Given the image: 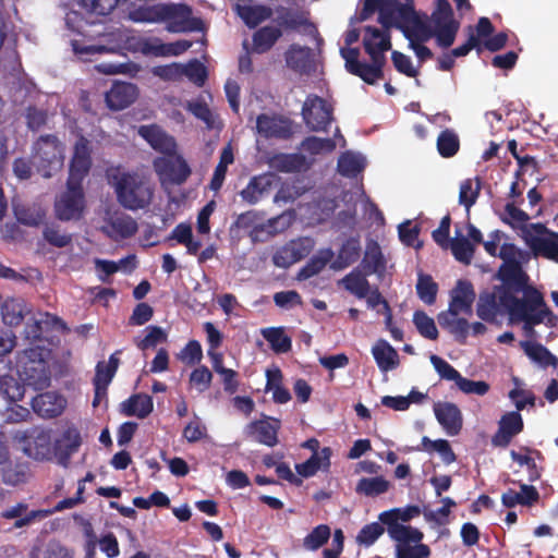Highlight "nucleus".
<instances>
[{"instance_id": "f257e3e1", "label": "nucleus", "mask_w": 558, "mask_h": 558, "mask_svg": "<svg viewBox=\"0 0 558 558\" xmlns=\"http://www.w3.org/2000/svg\"><path fill=\"white\" fill-rule=\"evenodd\" d=\"M375 12L378 13V23L383 27H395L402 32L421 62L433 58L432 50L423 45L432 38L427 16L420 15L413 0L405 3H400L399 0H363L360 20L365 21Z\"/></svg>"}, {"instance_id": "f03ea898", "label": "nucleus", "mask_w": 558, "mask_h": 558, "mask_svg": "<svg viewBox=\"0 0 558 558\" xmlns=\"http://www.w3.org/2000/svg\"><path fill=\"white\" fill-rule=\"evenodd\" d=\"M530 277L520 283H501L500 301L510 319H529L555 316L545 302L543 293L530 284Z\"/></svg>"}, {"instance_id": "7ed1b4c3", "label": "nucleus", "mask_w": 558, "mask_h": 558, "mask_svg": "<svg viewBox=\"0 0 558 558\" xmlns=\"http://www.w3.org/2000/svg\"><path fill=\"white\" fill-rule=\"evenodd\" d=\"M107 178L114 190L118 203L123 208L138 210L146 208L151 203L154 186L145 175L114 167L108 169Z\"/></svg>"}, {"instance_id": "20e7f679", "label": "nucleus", "mask_w": 558, "mask_h": 558, "mask_svg": "<svg viewBox=\"0 0 558 558\" xmlns=\"http://www.w3.org/2000/svg\"><path fill=\"white\" fill-rule=\"evenodd\" d=\"M133 22L156 23L166 22L170 33H184L197 28L199 20L192 19V9L184 3H157L141 5L130 11Z\"/></svg>"}, {"instance_id": "39448f33", "label": "nucleus", "mask_w": 558, "mask_h": 558, "mask_svg": "<svg viewBox=\"0 0 558 558\" xmlns=\"http://www.w3.org/2000/svg\"><path fill=\"white\" fill-rule=\"evenodd\" d=\"M391 47V41L384 40L379 44V51H375L367 40L365 45V52L369 56L371 63L360 61L359 48H341L340 54L344 59V68L347 72L360 77L368 85H374L385 76V52L390 50Z\"/></svg>"}, {"instance_id": "423d86ee", "label": "nucleus", "mask_w": 558, "mask_h": 558, "mask_svg": "<svg viewBox=\"0 0 558 558\" xmlns=\"http://www.w3.org/2000/svg\"><path fill=\"white\" fill-rule=\"evenodd\" d=\"M16 369L22 385L34 390H44L50 385V368L39 347L25 349L17 353Z\"/></svg>"}, {"instance_id": "0eeeda50", "label": "nucleus", "mask_w": 558, "mask_h": 558, "mask_svg": "<svg viewBox=\"0 0 558 558\" xmlns=\"http://www.w3.org/2000/svg\"><path fill=\"white\" fill-rule=\"evenodd\" d=\"M64 147L53 134H46L33 144L32 158L37 171L44 178H50L63 166Z\"/></svg>"}, {"instance_id": "6e6552de", "label": "nucleus", "mask_w": 558, "mask_h": 558, "mask_svg": "<svg viewBox=\"0 0 558 558\" xmlns=\"http://www.w3.org/2000/svg\"><path fill=\"white\" fill-rule=\"evenodd\" d=\"M429 32L441 48L453 45L460 28V22L454 19L452 7L448 0H436L430 15Z\"/></svg>"}, {"instance_id": "1a4fd4ad", "label": "nucleus", "mask_w": 558, "mask_h": 558, "mask_svg": "<svg viewBox=\"0 0 558 558\" xmlns=\"http://www.w3.org/2000/svg\"><path fill=\"white\" fill-rule=\"evenodd\" d=\"M523 239L536 256L558 259V232L549 230L544 223H530L523 229Z\"/></svg>"}, {"instance_id": "9d476101", "label": "nucleus", "mask_w": 558, "mask_h": 558, "mask_svg": "<svg viewBox=\"0 0 558 558\" xmlns=\"http://www.w3.org/2000/svg\"><path fill=\"white\" fill-rule=\"evenodd\" d=\"M85 210V195L81 182L66 181V191L54 202V215L61 221L80 220Z\"/></svg>"}, {"instance_id": "9b49d317", "label": "nucleus", "mask_w": 558, "mask_h": 558, "mask_svg": "<svg viewBox=\"0 0 558 558\" xmlns=\"http://www.w3.org/2000/svg\"><path fill=\"white\" fill-rule=\"evenodd\" d=\"M332 107L322 97L310 95L302 107V116L305 124L315 132L328 131L333 120Z\"/></svg>"}, {"instance_id": "f8f14e48", "label": "nucleus", "mask_w": 558, "mask_h": 558, "mask_svg": "<svg viewBox=\"0 0 558 558\" xmlns=\"http://www.w3.org/2000/svg\"><path fill=\"white\" fill-rule=\"evenodd\" d=\"M314 248V241L308 236L291 240L272 255V263L280 268H289L293 264L302 260Z\"/></svg>"}, {"instance_id": "ddd939ff", "label": "nucleus", "mask_w": 558, "mask_h": 558, "mask_svg": "<svg viewBox=\"0 0 558 558\" xmlns=\"http://www.w3.org/2000/svg\"><path fill=\"white\" fill-rule=\"evenodd\" d=\"M519 255V248L512 243H504L500 246L497 256L504 260V264L499 267L497 276L501 283H520L523 277L529 276L518 259Z\"/></svg>"}, {"instance_id": "4468645a", "label": "nucleus", "mask_w": 558, "mask_h": 558, "mask_svg": "<svg viewBox=\"0 0 558 558\" xmlns=\"http://www.w3.org/2000/svg\"><path fill=\"white\" fill-rule=\"evenodd\" d=\"M89 141L80 135L73 148V156L70 161L69 178L70 181L83 183L92 167V149Z\"/></svg>"}, {"instance_id": "2eb2a0df", "label": "nucleus", "mask_w": 558, "mask_h": 558, "mask_svg": "<svg viewBox=\"0 0 558 558\" xmlns=\"http://www.w3.org/2000/svg\"><path fill=\"white\" fill-rule=\"evenodd\" d=\"M523 428L524 422L520 412L505 413L498 422L497 432L492 436V445L496 448H507Z\"/></svg>"}, {"instance_id": "dca6fc26", "label": "nucleus", "mask_w": 558, "mask_h": 558, "mask_svg": "<svg viewBox=\"0 0 558 558\" xmlns=\"http://www.w3.org/2000/svg\"><path fill=\"white\" fill-rule=\"evenodd\" d=\"M281 422L275 417H265L255 420L245 426L244 433L246 437L267 447H275L278 444V432Z\"/></svg>"}, {"instance_id": "f3484780", "label": "nucleus", "mask_w": 558, "mask_h": 558, "mask_svg": "<svg viewBox=\"0 0 558 558\" xmlns=\"http://www.w3.org/2000/svg\"><path fill=\"white\" fill-rule=\"evenodd\" d=\"M157 173L161 180L172 184L184 183L191 174V169L186 161L181 158H159L154 162Z\"/></svg>"}, {"instance_id": "a211bd4d", "label": "nucleus", "mask_w": 558, "mask_h": 558, "mask_svg": "<svg viewBox=\"0 0 558 558\" xmlns=\"http://www.w3.org/2000/svg\"><path fill=\"white\" fill-rule=\"evenodd\" d=\"M501 283L495 286L493 291H483L478 295L476 304L477 316L487 323H494L498 316L507 314L500 301Z\"/></svg>"}, {"instance_id": "6ab92c4d", "label": "nucleus", "mask_w": 558, "mask_h": 558, "mask_svg": "<svg viewBox=\"0 0 558 558\" xmlns=\"http://www.w3.org/2000/svg\"><path fill=\"white\" fill-rule=\"evenodd\" d=\"M476 294L471 281L459 279L450 292V302L447 312L453 314H472V305Z\"/></svg>"}, {"instance_id": "aec40b11", "label": "nucleus", "mask_w": 558, "mask_h": 558, "mask_svg": "<svg viewBox=\"0 0 558 558\" xmlns=\"http://www.w3.org/2000/svg\"><path fill=\"white\" fill-rule=\"evenodd\" d=\"M257 132L265 138L288 140L293 135L289 119L262 113L256 119Z\"/></svg>"}, {"instance_id": "412c9836", "label": "nucleus", "mask_w": 558, "mask_h": 558, "mask_svg": "<svg viewBox=\"0 0 558 558\" xmlns=\"http://www.w3.org/2000/svg\"><path fill=\"white\" fill-rule=\"evenodd\" d=\"M66 407L63 396L56 392L39 393L32 400V408L36 414L44 418H53L61 415Z\"/></svg>"}, {"instance_id": "4be33fe9", "label": "nucleus", "mask_w": 558, "mask_h": 558, "mask_svg": "<svg viewBox=\"0 0 558 558\" xmlns=\"http://www.w3.org/2000/svg\"><path fill=\"white\" fill-rule=\"evenodd\" d=\"M137 96L138 89L135 84L118 82L106 93V102L112 110H122L133 104Z\"/></svg>"}, {"instance_id": "5701e85b", "label": "nucleus", "mask_w": 558, "mask_h": 558, "mask_svg": "<svg viewBox=\"0 0 558 558\" xmlns=\"http://www.w3.org/2000/svg\"><path fill=\"white\" fill-rule=\"evenodd\" d=\"M434 413L438 423L450 436H456L462 428V414L460 409L451 402H438L434 405Z\"/></svg>"}, {"instance_id": "b1692460", "label": "nucleus", "mask_w": 558, "mask_h": 558, "mask_svg": "<svg viewBox=\"0 0 558 558\" xmlns=\"http://www.w3.org/2000/svg\"><path fill=\"white\" fill-rule=\"evenodd\" d=\"M138 134L157 151L163 154H173L175 151L177 144L174 138L157 124L140 126Z\"/></svg>"}, {"instance_id": "393cba45", "label": "nucleus", "mask_w": 558, "mask_h": 558, "mask_svg": "<svg viewBox=\"0 0 558 558\" xmlns=\"http://www.w3.org/2000/svg\"><path fill=\"white\" fill-rule=\"evenodd\" d=\"M51 513L52 511L44 509L28 511L27 504L19 502L3 510L1 517L8 520L16 519L14 527L21 529L32 524L36 520L45 519Z\"/></svg>"}, {"instance_id": "a878e982", "label": "nucleus", "mask_w": 558, "mask_h": 558, "mask_svg": "<svg viewBox=\"0 0 558 558\" xmlns=\"http://www.w3.org/2000/svg\"><path fill=\"white\" fill-rule=\"evenodd\" d=\"M286 64L299 74H308L313 70L312 49L292 44L284 52Z\"/></svg>"}, {"instance_id": "bb28decb", "label": "nucleus", "mask_w": 558, "mask_h": 558, "mask_svg": "<svg viewBox=\"0 0 558 558\" xmlns=\"http://www.w3.org/2000/svg\"><path fill=\"white\" fill-rule=\"evenodd\" d=\"M308 16L307 11L279 5L276 8L275 22L280 29L295 31L302 26H313Z\"/></svg>"}, {"instance_id": "cd10ccee", "label": "nucleus", "mask_w": 558, "mask_h": 558, "mask_svg": "<svg viewBox=\"0 0 558 558\" xmlns=\"http://www.w3.org/2000/svg\"><path fill=\"white\" fill-rule=\"evenodd\" d=\"M31 307L26 301L20 296L7 298L1 305L2 322L10 327L21 325Z\"/></svg>"}, {"instance_id": "c85d7f7f", "label": "nucleus", "mask_w": 558, "mask_h": 558, "mask_svg": "<svg viewBox=\"0 0 558 558\" xmlns=\"http://www.w3.org/2000/svg\"><path fill=\"white\" fill-rule=\"evenodd\" d=\"M24 452L35 460L49 459L51 454V441L48 433L44 430L35 432L23 438Z\"/></svg>"}, {"instance_id": "c756f323", "label": "nucleus", "mask_w": 558, "mask_h": 558, "mask_svg": "<svg viewBox=\"0 0 558 558\" xmlns=\"http://www.w3.org/2000/svg\"><path fill=\"white\" fill-rule=\"evenodd\" d=\"M305 157L301 154L276 153L267 157V165L275 171L292 173L302 170Z\"/></svg>"}, {"instance_id": "7c9ffc66", "label": "nucleus", "mask_w": 558, "mask_h": 558, "mask_svg": "<svg viewBox=\"0 0 558 558\" xmlns=\"http://www.w3.org/2000/svg\"><path fill=\"white\" fill-rule=\"evenodd\" d=\"M459 314L440 312L437 316L439 325L454 336L456 340L464 344L469 335L470 324L465 318H459Z\"/></svg>"}, {"instance_id": "2f4dec72", "label": "nucleus", "mask_w": 558, "mask_h": 558, "mask_svg": "<svg viewBox=\"0 0 558 558\" xmlns=\"http://www.w3.org/2000/svg\"><path fill=\"white\" fill-rule=\"evenodd\" d=\"M367 276H369V274L362 271L359 267H356L348 275H345L339 281V284L357 299H364L367 296L371 287L367 280Z\"/></svg>"}, {"instance_id": "473e14b6", "label": "nucleus", "mask_w": 558, "mask_h": 558, "mask_svg": "<svg viewBox=\"0 0 558 558\" xmlns=\"http://www.w3.org/2000/svg\"><path fill=\"white\" fill-rule=\"evenodd\" d=\"M236 14L242 19L250 28H255L262 22L272 16V9L264 4H236Z\"/></svg>"}, {"instance_id": "72a5a7b5", "label": "nucleus", "mask_w": 558, "mask_h": 558, "mask_svg": "<svg viewBox=\"0 0 558 558\" xmlns=\"http://www.w3.org/2000/svg\"><path fill=\"white\" fill-rule=\"evenodd\" d=\"M361 255V242L359 236H351L347 239L332 262L331 268L335 270L344 269L354 264Z\"/></svg>"}, {"instance_id": "f704fd0d", "label": "nucleus", "mask_w": 558, "mask_h": 558, "mask_svg": "<svg viewBox=\"0 0 558 558\" xmlns=\"http://www.w3.org/2000/svg\"><path fill=\"white\" fill-rule=\"evenodd\" d=\"M122 412L128 416L146 418L154 410L153 398L145 393H135L122 402Z\"/></svg>"}, {"instance_id": "c9c22d12", "label": "nucleus", "mask_w": 558, "mask_h": 558, "mask_svg": "<svg viewBox=\"0 0 558 558\" xmlns=\"http://www.w3.org/2000/svg\"><path fill=\"white\" fill-rule=\"evenodd\" d=\"M331 449L324 447L319 453H313L305 462L298 463L295 470L302 477H311L320 469L327 470L330 466Z\"/></svg>"}, {"instance_id": "e433bc0d", "label": "nucleus", "mask_w": 558, "mask_h": 558, "mask_svg": "<svg viewBox=\"0 0 558 558\" xmlns=\"http://www.w3.org/2000/svg\"><path fill=\"white\" fill-rule=\"evenodd\" d=\"M520 347L523 349L526 356L546 368L548 366L557 367L558 359L545 345L539 342L521 341Z\"/></svg>"}, {"instance_id": "4c0bfd02", "label": "nucleus", "mask_w": 558, "mask_h": 558, "mask_svg": "<svg viewBox=\"0 0 558 558\" xmlns=\"http://www.w3.org/2000/svg\"><path fill=\"white\" fill-rule=\"evenodd\" d=\"M377 366L383 372L395 369L399 365V354L386 340H379L372 349Z\"/></svg>"}, {"instance_id": "58836bf2", "label": "nucleus", "mask_w": 558, "mask_h": 558, "mask_svg": "<svg viewBox=\"0 0 558 558\" xmlns=\"http://www.w3.org/2000/svg\"><path fill=\"white\" fill-rule=\"evenodd\" d=\"M282 36V31L276 26H264L253 35V51L265 53L269 51Z\"/></svg>"}, {"instance_id": "ea45409f", "label": "nucleus", "mask_w": 558, "mask_h": 558, "mask_svg": "<svg viewBox=\"0 0 558 558\" xmlns=\"http://www.w3.org/2000/svg\"><path fill=\"white\" fill-rule=\"evenodd\" d=\"M333 251L331 248L320 250L317 255L310 258V260L298 271L296 279L307 280L318 275L326 265L332 259Z\"/></svg>"}, {"instance_id": "a19ab883", "label": "nucleus", "mask_w": 558, "mask_h": 558, "mask_svg": "<svg viewBox=\"0 0 558 558\" xmlns=\"http://www.w3.org/2000/svg\"><path fill=\"white\" fill-rule=\"evenodd\" d=\"M361 266L363 267L364 271L369 275L380 274L385 270L386 260L381 248L376 241H371L367 243Z\"/></svg>"}, {"instance_id": "79ce46f5", "label": "nucleus", "mask_w": 558, "mask_h": 558, "mask_svg": "<svg viewBox=\"0 0 558 558\" xmlns=\"http://www.w3.org/2000/svg\"><path fill=\"white\" fill-rule=\"evenodd\" d=\"M365 158L352 151L341 154L338 159V172L345 178L357 177L365 168Z\"/></svg>"}, {"instance_id": "37998d69", "label": "nucleus", "mask_w": 558, "mask_h": 558, "mask_svg": "<svg viewBox=\"0 0 558 558\" xmlns=\"http://www.w3.org/2000/svg\"><path fill=\"white\" fill-rule=\"evenodd\" d=\"M389 536L397 542V544L411 545V543H421L424 534L416 527L403 524L387 525Z\"/></svg>"}, {"instance_id": "c03bdc74", "label": "nucleus", "mask_w": 558, "mask_h": 558, "mask_svg": "<svg viewBox=\"0 0 558 558\" xmlns=\"http://www.w3.org/2000/svg\"><path fill=\"white\" fill-rule=\"evenodd\" d=\"M264 339L276 353H287L292 349V339L284 333L282 327H269L262 330Z\"/></svg>"}, {"instance_id": "a18cd8bd", "label": "nucleus", "mask_w": 558, "mask_h": 558, "mask_svg": "<svg viewBox=\"0 0 558 558\" xmlns=\"http://www.w3.org/2000/svg\"><path fill=\"white\" fill-rule=\"evenodd\" d=\"M481 190L482 180L480 177H475L474 179H465L460 183L459 204L464 206L468 213L476 203Z\"/></svg>"}, {"instance_id": "49530a36", "label": "nucleus", "mask_w": 558, "mask_h": 558, "mask_svg": "<svg viewBox=\"0 0 558 558\" xmlns=\"http://www.w3.org/2000/svg\"><path fill=\"white\" fill-rule=\"evenodd\" d=\"M389 481L383 476L362 477L355 487V492L367 497H376L388 492Z\"/></svg>"}, {"instance_id": "de8ad7c7", "label": "nucleus", "mask_w": 558, "mask_h": 558, "mask_svg": "<svg viewBox=\"0 0 558 558\" xmlns=\"http://www.w3.org/2000/svg\"><path fill=\"white\" fill-rule=\"evenodd\" d=\"M421 509L416 505H409L404 508H395L384 511L379 514V520L383 524H400L399 521L408 522L411 519L418 517Z\"/></svg>"}, {"instance_id": "09e8293b", "label": "nucleus", "mask_w": 558, "mask_h": 558, "mask_svg": "<svg viewBox=\"0 0 558 558\" xmlns=\"http://www.w3.org/2000/svg\"><path fill=\"white\" fill-rule=\"evenodd\" d=\"M269 186L270 181L265 175H255L240 192V195L246 203L256 204Z\"/></svg>"}, {"instance_id": "8fccbe9b", "label": "nucleus", "mask_w": 558, "mask_h": 558, "mask_svg": "<svg viewBox=\"0 0 558 558\" xmlns=\"http://www.w3.org/2000/svg\"><path fill=\"white\" fill-rule=\"evenodd\" d=\"M25 393L22 385L14 376L5 374L0 375V396L10 401L16 402L23 399Z\"/></svg>"}, {"instance_id": "3c124183", "label": "nucleus", "mask_w": 558, "mask_h": 558, "mask_svg": "<svg viewBox=\"0 0 558 558\" xmlns=\"http://www.w3.org/2000/svg\"><path fill=\"white\" fill-rule=\"evenodd\" d=\"M416 293L423 303L433 305L437 299L438 284L430 275L420 272L416 282Z\"/></svg>"}, {"instance_id": "603ef678", "label": "nucleus", "mask_w": 558, "mask_h": 558, "mask_svg": "<svg viewBox=\"0 0 558 558\" xmlns=\"http://www.w3.org/2000/svg\"><path fill=\"white\" fill-rule=\"evenodd\" d=\"M119 0H80L78 5L85 14L93 16H106L118 5Z\"/></svg>"}, {"instance_id": "864d4df0", "label": "nucleus", "mask_w": 558, "mask_h": 558, "mask_svg": "<svg viewBox=\"0 0 558 558\" xmlns=\"http://www.w3.org/2000/svg\"><path fill=\"white\" fill-rule=\"evenodd\" d=\"M119 0H80L78 5L85 14L93 16H106L118 5Z\"/></svg>"}, {"instance_id": "5fc2aeb1", "label": "nucleus", "mask_w": 558, "mask_h": 558, "mask_svg": "<svg viewBox=\"0 0 558 558\" xmlns=\"http://www.w3.org/2000/svg\"><path fill=\"white\" fill-rule=\"evenodd\" d=\"M460 148V141L458 135L449 129L440 132L437 138V149L441 157H453Z\"/></svg>"}, {"instance_id": "6e6d98bb", "label": "nucleus", "mask_w": 558, "mask_h": 558, "mask_svg": "<svg viewBox=\"0 0 558 558\" xmlns=\"http://www.w3.org/2000/svg\"><path fill=\"white\" fill-rule=\"evenodd\" d=\"M449 247L453 257L465 265L471 264L475 248L473 243L464 236L456 238L449 242Z\"/></svg>"}, {"instance_id": "4d7b16f0", "label": "nucleus", "mask_w": 558, "mask_h": 558, "mask_svg": "<svg viewBox=\"0 0 558 558\" xmlns=\"http://www.w3.org/2000/svg\"><path fill=\"white\" fill-rule=\"evenodd\" d=\"M15 216L20 223L27 227H38L44 223L46 211L39 206H23L15 209Z\"/></svg>"}, {"instance_id": "13d9d810", "label": "nucleus", "mask_w": 558, "mask_h": 558, "mask_svg": "<svg viewBox=\"0 0 558 558\" xmlns=\"http://www.w3.org/2000/svg\"><path fill=\"white\" fill-rule=\"evenodd\" d=\"M413 323L422 337L429 340H436L438 338V329L434 319L424 311L418 310L414 312Z\"/></svg>"}, {"instance_id": "bf43d9fd", "label": "nucleus", "mask_w": 558, "mask_h": 558, "mask_svg": "<svg viewBox=\"0 0 558 558\" xmlns=\"http://www.w3.org/2000/svg\"><path fill=\"white\" fill-rule=\"evenodd\" d=\"M500 219L512 228H518L523 231L527 226L526 222L530 217L525 211L518 208L514 203H507L504 213L500 215Z\"/></svg>"}, {"instance_id": "052dcab7", "label": "nucleus", "mask_w": 558, "mask_h": 558, "mask_svg": "<svg viewBox=\"0 0 558 558\" xmlns=\"http://www.w3.org/2000/svg\"><path fill=\"white\" fill-rule=\"evenodd\" d=\"M422 444L426 450L437 451L446 464H450L457 459L449 441L446 439L430 440L427 436H424Z\"/></svg>"}, {"instance_id": "680f3d73", "label": "nucleus", "mask_w": 558, "mask_h": 558, "mask_svg": "<svg viewBox=\"0 0 558 558\" xmlns=\"http://www.w3.org/2000/svg\"><path fill=\"white\" fill-rule=\"evenodd\" d=\"M330 527L326 524L315 526L303 539V546L308 550H317L325 545L330 537Z\"/></svg>"}, {"instance_id": "e2e57ef3", "label": "nucleus", "mask_w": 558, "mask_h": 558, "mask_svg": "<svg viewBox=\"0 0 558 558\" xmlns=\"http://www.w3.org/2000/svg\"><path fill=\"white\" fill-rule=\"evenodd\" d=\"M110 227L123 239H129L138 230L137 222L129 215L114 217L110 221Z\"/></svg>"}, {"instance_id": "0e129e2a", "label": "nucleus", "mask_w": 558, "mask_h": 558, "mask_svg": "<svg viewBox=\"0 0 558 558\" xmlns=\"http://www.w3.org/2000/svg\"><path fill=\"white\" fill-rule=\"evenodd\" d=\"M302 147L312 155H319L333 151L336 149V142L332 138L308 136L302 142Z\"/></svg>"}, {"instance_id": "69168bd1", "label": "nucleus", "mask_w": 558, "mask_h": 558, "mask_svg": "<svg viewBox=\"0 0 558 558\" xmlns=\"http://www.w3.org/2000/svg\"><path fill=\"white\" fill-rule=\"evenodd\" d=\"M185 109L191 112L195 118L203 121L207 129L214 128V118L211 110L204 99L187 101Z\"/></svg>"}, {"instance_id": "338daca9", "label": "nucleus", "mask_w": 558, "mask_h": 558, "mask_svg": "<svg viewBox=\"0 0 558 558\" xmlns=\"http://www.w3.org/2000/svg\"><path fill=\"white\" fill-rule=\"evenodd\" d=\"M384 526L378 522L366 524L360 530L356 536V542L360 545L368 547L373 545L384 534Z\"/></svg>"}, {"instance_id": "774afa93", "label": "nucleus", "mask_w": 558, "mask_h": 558, "mask_svg": "<svg viewBox=\"0 0 558 558\" xmlns=\"http://www.w3.org/2000/svg\"><path fill=\"white\" fill-rule=\"evenodd\" d=\"M430 555V548L423 543L414 545H396L397 558H427Z\"/></svg>"}]
</instances>
